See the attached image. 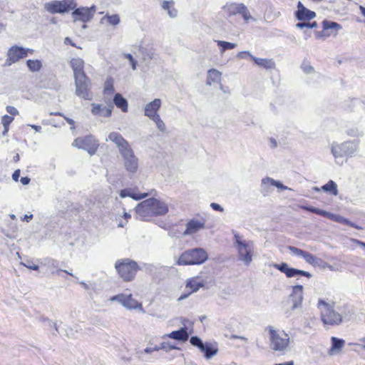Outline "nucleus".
<instances>
[{
    "label": "nucleus",
    "mask_w": 365,
    "mask_h": 365,
    "mask_svg": "<svg viewBox=\"0 0 365 365\" xmlns=\"http://www.w3.org/2000/svg\"><path fill=\"white\" fill-rule=\"evenodd\" d=\"M70 63L73 71L74 78L86 76L83 71L84 62L81 58H72Z\"/></svg>",
    "instance_id": "nucleus-27"
},
{
    "label": "nucleus",
    "mask_w": 365,
    "mask_h": 365,
    "mask_svg": "<svg viewBox=\"0 0 365 365\" xmlns=\"http://www.w3.org/2000/svg\"><path fill=\"white\" fill-rule=\"evenodd\" d=\"M113 103L118 108H120L123 112H128V101L120 93H117L114 95Z\"/></svg>",
    "instance_id": "nucleus-31"
},
{
    "label": "nucleus",
    "mask_w": 365,
    "mask_h": 365,
    "mask_svg": "<svg viewBox=\"0 0 365 365\" xmlns=\"http://www.w3.org/2000/svg\"><path fill=\"white\" fill-rule=\"evenodd\" d=\"M274 267L280 271L282 273H284L288 278L296 277L298 276H303L307 278L312 277V274L309 272L290 267L286 262L274 264Z\"/></svg>",
    "instance_id": "nucleus-16"
},
{
    "label": "nucleus",
    "mask_w": 365,
    "mask_h": 365,
    "mask_svg": "<svg viewBox=\"0 0 365 365\" xmlns=\"http://www.w3.org/2000/svg\"><path fill=\"white\" fill-rule=\"evenodd\" d=\"M317 26V24L316 21H313L312 23L309 22H299L296 24V27L300 29L308 28L313 29Z\"/></svg>",
    "instance_id": "nucleus-46"
},
{
    "label": "nucleus",
    "mask_w": 365,
    "mask_h": 365,
    "mask_svg": "<svg viewBox=\"0 0 365 365\" xmlns=\"http://www.w3.org/2000/svg\"><path fill=\"white\" fill-rule=\"evenodd\" d=\"M160 348H161V349L165 351L166 352H168L171 350L179 349L175 344L169 341H163L162 343H160Z\"/></svg>",
    "instance_id": "nucleus-44"
},
{
    "label": "nucleus",
    "mask_w": 365,
    "mask_h": 365,
    "mask_svg": "<svg viewBox=\"0 0 365 365\" xmlns=\"http://www.w3.org/2000/svg\"><path fill=\"white\" fill-rule=\"evenodd\" d=\"M244 4H227L223 7L225 10H227L228 13V16H231L233 15H236L237 14H240L242 11L241 6H243Z\"/></svg>",
    "instance_id": "nucleus-35"
},
{
    "label": "nucleus",
    "mask_w": 365,
    "mask_h": 365,
    "mask_svg": "<svg viewBox=\"0 0 365 365\" xmlns=\"http://www.w3.org/2000/svg\"><path fill=\"white\" fill-rule=\"evenodd\" d=\"M161 100L160 98H155L151 102L148 103L145 106L144 115L149 118L150 120L155 116H159L158 111L161 106Z\"/></svg>",
    "instance_id": "nucleus-22"
},
{
    "label": "nucleus",
    "mask_w": 365,
    "mask_h": 365,
    "mask_svg": "<svg viewBox=\"0 0 365 365\" xmlns=\"http://www.w3.org/2000/svg\"><path fill=\"white\" fill-rule=\"evenodd\" d=\"M190 343L192 346L197 347L200 351L204 354V356L207 359H210L216 355L218 352L217 347L215 346L210 342L204 343L202 340L197 336H191L190 339Z\"/></svg>",
    "instance_id": "nucleus-12"
},
{
    "label": "nucleus",
    "mask_w": 365,
    "mask_h": 365,
    "mask_svg": "<svg viewBox=\"0 0 365 365\" xmlns=\"http://www.w3.org/2000/svg\"><path fill=\"white\" fill-rule=\"evenodd\" d=\"M65 44H70L73 47H77L76 45L72 41V40L69 37H66L64 39Z\"/></svg>",
    "instance_id": "nucleus-61"
},
{
    "label": "nucleus",
    "mask_w": 365,
    "mask_h": 365,
    "mask_svg": "<svg viewBox=\"0 0 365 365\" xmlns=\"http://www.w3.org/2000/svg\"><path fill=\"white\" fill-rule=\"evenodd\" d=\"M114 93L113 79L111 77L107 78L105 82L103 93L110 95Z\"/></svg>",
    "instance_id": "nucleus-43"
},
{
    "label": "nucleus",
    "mask_w": 365,
    "mask_h": 365,
    "mask_svg": "<svg viewBox=\"0 0 365 365\" xmlns=\"http://www.w3.org/2000/svg\"><path fill=\"white\" fill-rule=\"evenodd\" d=\"M151 120H153V121H154L155 123L157 128L160 131H163V132L165 131V125L164 122L161 120L160 115L159 116H155Z\"/></svg>",
    "instance_id": "nucleus-48"
},
{
    "label": "nucleus",
    "mask_w": 365,
    "mask_h": 365,
    "mask_svg": "<svg viewBox=\"0 0 365 365\" xmlns=\"http://www.w3.org/2000/svg\"><path fill=\"white\" fill-rule=\"evenodd\" d=\"M38 321L43 323H47L48 326H51L52 321H51L48 318L44 317V316H40L38 317Z\"/></svg>",
    "instance_id": "nucleus-56"
},
{
    "label": "nucleus",
    "mask_w": 365,
    "mask_h": 365,
    "mask_svg": "<svg viewBox=\"0 0 365 365\" xmlns=\"http://www.w3.org/2000/svg\"><path fill=\"white\" fill-rule=\"evenodd\" d=\"M251 56H253V55L250 51H240L237 54V58H246L247 57H250L251 58Z\"/></svg>",
    "instance_id": "nucleus-53"
},
{
    "label": "nucleus",
    "mask_w": 365,
    "mask_h": 365,
    "mask_svg": "<svg viewBox=\"0 0 365 365\" xmlns=\"http://www.w3.org/2000/svg\"><path fill=\"white\" fill-rule=\"evenodd\" d=\"M170 338L178 341L185 342L189 338L187 328L186 327H181L178 330L173 331L169 334H164L163 339Z\"/></svg>",
    "instance_id": "nucleus-23"
},
{
    "label": "nucleus",
    "mask_w": 365,
    "mask_h": 365,
    "mask_svg": "<svg viewBox=\"0 0 365 365\" xmlns=\"http://www.w3.org/2000/svg\"><path fill=\"white\" fill-rule=\"evenodd\" d=\"M210 207L215 211H218V212H223L224 211L223 207L220 205H219L217 203H215V202H212L210 204Z\"/></svg>",
    "instance_id": "nucleus-55"
},
{
    "label": "nucleus",
    "mask_w": 365,
    "mask_h": 365,
    "mask_svg": "<svg viewBox=\"0 0 365 365\" xmlns=\"http://www.w3.org/2000/svg\"><path fill=\"white\" fill-rule=\"evenodd\" d=\"M108 140L114 143L118 148L125 170L130 173H135L138 168V158L135 155L128 140L118 132L110 133L106 138V141Z\"/></svg>",
    "instance_id": "nucleus-1"
},
{
    "label": "nucleus",
    "mask_w": 365,
    "mask_h": 365,
    "mask_svg": "<svg viewBox=\"0 0 365 365\" xmlns=\"http://www.w3.org/2000/svg\"><path fill=\"white\" fill-rule=\"evenodd\" d=\"M21 264L31 270H38L39 269L38 265L34 264L31 261H27V262H21Z\"/></svg>",
    "instance_id": "nucleus-52"
},
{
    "label": "nucleus",
    "mask_w": 365,
    "mask_h": 365,
    "mask_svg": "<svg viewBox=\"0 0 365 365\" xmlns=\"http://www.w3.org/2000/svg\"><path fill=\"white\" fill-rule=\"evenodd\" d=\"M251 59L258 66L267 70L274 69L275 68V63L272 59L257 58L255 56H251Z\"/></svg>",
    "instance_id": "nucleus-30"
},
{
    "label": "nucleus",
    "mask_w": 365,
    "mask_h": 365,
    "mask_svg": "<svg viewBox=\"0 0 365 365\" xmlns=\"http://www.w3.org/2000/svg\"><path fill=\"white\" fill-rule=\"evenodd\" d=\"M217 46L220 47V52L222 53L227 50H231L235 48L237 46L236 43L221 41V40H217L215 41Z\"/></svg>",
    "instance_id": "nucleus-41"
},
{
    "label": "nucleus",
    "mask_w": 365,
    "mask_h": 365,
    "mask_svg": "<svg viewBox=\"0 0 365 365\" xmlns=\"http://www.w3.org/2000/svg\"><path fill=\"white\" fill-rule=\"evenodd\" d=\"M234 245L237 250L238 259L247 266L252 261L254 242L252 240H243L242 237L235 230H232Z\"/></svg>",
    "instance_id": "nucleus-2"
},
{
    "label": "nucleus",
    "mask_w": 365,
    "mask_h": 365,
    "mask_svg": "<svg viewBox=\"0 0 365 365\" xmlns=\"http://www.w3.org/2000/svg\"><path fill=\"white\" fill-rule=\"evenodd\" d=\"M139 51L143 55L145 61H150L154 58L155 53L152 48L140 46Z\"/></svg>",
    "instance_id": "nucleus-38"
},
{
    "label": "nucleus",
    "mask_w": 365,
    "mask_h": 365,
    "mask_svg": "<svg viewBox=\"0 0 365 365\" xmlns=\"http://www.w3.org/2000/svg\"><path fill=\"white\" fill-rule=\"evenodd\" d=\"M33 218V215H25L23 217V220H26V222H29Z\"/></svg>",
    "instance_id": "nucleus-63"
},
{
    "label": "nucleus",
    "mask_w": 365,
    "mask_h": 365,
    "mask_svg": "<svg viewBox=\"0 0 365 365\" xmlns=\"http://www.w3.org/2000/svg\"><path fill=\"white\" fill-rule=\"evenodd\" d=\"M295 17L300 21H309L316 16V13L306 8L301 1L297 4V10L294 13Z\"/></svg>",
    "instance_id": "nucleus-19"
},
{
    "label": "nucleus",
    "mask_w": 365,
    "mask_h": 365,
    "mask_svg": "<svg viewBox=\"0 0 365 365\" xmlns=\"http://www.w3.org/2000/svg\"><path fill=\"white\" fill-rule=\"evenodd\" d=\"M317 308L320 309L322 321L324 324L331 326L339 325L342 317L336 312L329 303L324 299H319L317 303Z\"/></svg>",
    "instance_id": "nucleus-5"
},
{
    "label": "nucleus",
    "mask_w": 365,
    "mask_h": 365,
    "mask_svg": "<svg viewBox=\"0 0 365 365\" xmlns=\"http://www.w3.org/2000/svg\"><path fill=\"white\" fill-rule=\"evenodd\" d=\"M104 20H106L107 22L111 26H117L120 21L118 14L105 15L100 21L101 24H103Z\"/></svg>",
    "instance_id": "nucleus-39"
},
{
    "label": "nucleus",
    "mask_w": 365,
    "mask_h": 365,
    "mask_svg": "<svg viewBox=\"0 0 365 365\" xmlns=\"http://www.w3.org/2000/svg\"><path fill=\"white\" fill-rule=\"evenodd\" d=\"M275 365H294V362L292 361H289L284 363L276 364Z\"/></svg>",
    "instance_id": "nucleus-64"
},
{
    "label": "nucleus",
    "mask_w": 365,
    "mask_h": 365,
    "mask_svg": "<svg viewBox=\"0 0 365 365\" xmlns=\"http://www.w3.org/2000/svg\"><path fill=\"white\" fill-rule=\"evenodd\" d=\"M302 208L304 209V210L309 211L312 213H314V214L327 217L328 219H329L334 222L346 225L351 227L356 228L357 230H363L362 227L355 224L354 222L350 221L349 219H347L340 215L333 214L331 212L321 210L319 208H317V207H315L313 206H302Z\"/></svg>",
    "instance_id": "nucleus-8"
},
{
    "label": "nucleus",
    "mask_w": 365,
    "mask_h": 365,
    "mask_svg": "<svg viewBox=\"0 0 365 365\" xmlns=\"http://www.w3.org/2000/svg\"><path fill=\"white\" fill-rule=\"evenodd\" d=\"M289 299L292 302V310L300 307L303 301V286L295 285L292 287V292L289 295Z\"/></svg>",
    "instance_id": "nucleus-18"
},
{
    "label": "nucleus",
    "mask_w": 365,
    "mask_h": 365,
    "mask_svg": "<svg viewBox=\"0 0 365 365\" xmlns=\"http://www.w3.org/2000/svg\"><path fill=\"white\" fill-rule=\"evenodd\" d=\"M331 346L329 350L330 356L338 354L340 352L345 344V341L342 339L332 336L331 338Z\"/></svg>",
    "instance_id": "nucleus-28"
},
{
    "label": "nucleus",
    "mask_w": 365,
    "mask_h": 365,
    "mask_svg": "<svg viewBox=\"0 0 365 365\" xmlns=\"http://www.w3.org/2000/svg\"><path fill=\"white\" fill-rule=\"evenodd\" d=\"M301 68L305 73H312L314 72V68L309 63L303 62Z\"/></svg>",
    "instance_id": "nucleus-51"
},
{
    "label": "nucleus",
    "mask_w": 365,
    "mask_h": 365,
    "mask_svg": "<svg viewBox=\"0 0 365 365\" xmlns=\"http://www.w3.org/2000/svg\"><path fill=\"white\" fill-rule=\"evenodd\" d=\"M321 190L324 192L331 194L332 195L336 196L338 195V188L336 183L330 180L327 183L322 186Z\"/></svg>",
    "instance_id": "nucleus-33"
},
{
    "label": "nucleus",
    "mask_w": 365,
    "mask_h": 365,
    "mask_svg": "<svg viewBox=\"0 0 365 365\" xmlns=\"http://www.w3.org/2000/svg\"><path fill=\"white\" fill-rule=\"evenodd\" d=\"M28 52L29 48L18 46H11L8 51L5 64L11 66L12 63L18 62L20 59L26 57Z\"/></svg>",
    "instance_id": "nucleus-15"
},
{
    "label": "nucleus",
    "mask_w": 365,
    "mask_h": 365,
    "mask_svg": "<svg viewBox=\"0 0 365 365\" xmlns=\"http://www.w3.org/2000/svg\"><path fill=\"white\" fill-rule=\"evenodd\" d=\"M222 73L215 68H211L207 72V78L206 83L211 86L214 82L220 81Z\"/></svg>",
    "instance_id": "nucleus-34"
},
{
    "label": "nucleus",
    "mask_w": 365,
    "mask_h": 365,
    "mask_svg": "<svg viewBox=\"0 0 365 365\" xmlns=\"http://www.w3.org/2000/svg\"><path fill=\"white\" fill-rule=\"evenodd\" d=\"M63 118H64V119L66 120V121L69 125H71L72 126L71 128V129H74V128H75V127H74L75 121H74L73 119H71V118H68V117H66V116H65V115L63 116Z\"/></svg>",
    "instance_id": "nucleus-59"
},
{
    "label": "nucleus",
    "mask_w": 365,
    "mask_h": 365,
    "mask_svg": "<svg viewBox=\"0 0 365 365\" xmlns=\"http://www.w3.org/2000/svg\"><path fill=\"white\" fill-rule=\"evenodd\" d=\"M288 249L294 255L299 256L301 257H303V256L304 255V254L306 252V251L302 250L297 248L296 247H294V246H289Z\"/></svg>",
    "instance_id": "nucleus-49"
},
{
    "label": "nucleus",
    "mask_w": 365,
    "mask_h": 365,
    "mask_svg": "<svg viewBox=\"0 0 365 365\" xmlns=\"http://www.w3.org/2000/svg\"><path fill=\"white\" fill-rule=\"evenodd\" d=\"M44 264L46 266H47V267L50 269L51 274H59L61 272H65L66 274L73 277V274L69 272L68 271L59 269V262L56 259L47 258L45 259Z\"/></svg>",
    "instance_id": "nucleus-26"
},
{
    "label": "nucleus",
    "mask_w": 365,
    "mask_h": 365,
    "mask_svg": "<svg viewBox=\"0 0 365 365\" xmlns=\"http://www.w3.org/2000/svg\"><path fill=\"white\" fill-rule=\"evenodd\" d=\"M91 113L95 116H103L109 118L111 116L113 106L110 103L108 107L104 106L101 104L92 103L91 104Z\"/></svg>",
    "instance_id": "nucleus-21"
},
{
    "label": "nucleus",
    "mask_w": 365,
    "mask_h": 365,
    "mask_svg": "<svg viewBox=\"0 0 365 365\" xmlns=\"http://www.w3.org/2000/svg\"><path fill=\"white\" fill-rule=\"evenodd\" d=\"M72 145L79 149L86 150L90 155H94L99 146L98 141L91 135L83 138H76L73 142Z\"/></svg>",
    "instance_id": "nucleus-11"
},
{
    "label": "nucleus",
    "mask_w": 365,
    "mask_h": 365,
    "mask_svg": "<svg viewBox=\"0 0 365 365\" xmlns=\"http://www.w3.org/2000/svg\"><path fill=\"white\" fill-rule=\"evenodd\" d=\"M241 9H242V11L240 12V14L242 15L243 19L245 21V22H248L249 20L250 19H253L254 21H255V19L252 18V16H251L248 9L247 8V6L244 4L243 6H241Z\"/></svg>",
    "instance_id": "nucleus-45"
},
{
    "label": "nucleus",
    "mask_w": 365,
    "mask_h": 365,
    "mask_svg": "<svg viewBox=\"0 0 365 365\" xmlns=\"http://www.w3.org/2000/svg\"><path fill=\"white\" fill-rule=\"evenodd\" d=\"M6 110L11 115H16L19 114L18 110L14 106H6Z\"/></svg>",
    "instance_id": "nucleus-54"
},
{
    "label": "nucleus",
    "mask_w": 365,
    "mask_h": 365,
    "mask_svg": "<svg viewBox=\"0 0 365 365\" xmlns=\"http://www.w3.org/2000/svg\"><path fill=\"white\" fill-rule=\"evenodd\" d=\"M262 183L263 185L269 183L271 185L274 186V187H276L278 189L282 190H291L287 186L284 185L280 181L275 180H274V179H272V178H271L269 177L264 178L262 180Z\"/></svg>",
    "instance_id": "nucleus-37"
},
{
    "label": "nucleus",
    "mask_w": 365,
    "mask_h": 365,
    "mask_svg": "<svg viewBox=\"0 0 365 365\" xmlns=\"http://www.w3.org/2000/svg\"><path fill=\"white\" fill-rule=\"evenodd\" d=\"M358 140H347L341 143L333 142L331 145V153L336 159L338 158H351L359 150Z\"/></svg>",
    "instance_id": "nucleus-4"
},
{
    "label": "nucleus",
    "mask_w": 365,
    "mask_h": 365,
    "mask_svg": "<svg viewBox=\"0 0 365 365\" xmlns=\"http://www.w3.org/2000/svg\"><path fill=\"white\" fill-rule=\"evenodd\" d=\"M26 66H27L29 70L31 72H34V73L39 72L43 67L41 61L38 60V59H36V60L29 59L26 61Z\"/></svg>",
    "instance_id": "nucleus-36"
},
{
    "label": "nucleus",
    "mask_w": 365,
    "mask_h": 365,
    "mask_svg": "<svg viewBox=\"0 0 365 365\" xmlns=\"http://www.w3.org/2000/svg\"><path fill=\"white\" fill-rule=\"evenodd\" d=\"M115 267L120 277L126 282L132 281L140 267L138 263L130 259H123L118 260L115 262Z\"/></svg>",
    "instance_id": "nucleus-6"
},
{
    "label": "nucleus",
    "mask_w": 365,
    "mask_h": 365,
    "mask_svg": "<svg viewBox=\"0 0 365 365\" xmlns=\"http://www.w3.org/2000/svg\"><path fill=\"white\" fill-rule=\"evenodd\" d=\"M205 223L199 220L192 219L187 222L186 224V229L183 232V235H190L196 233L200 230L204 228Z\"/></svg>",
    "instance_id": "nucleus-24"
},
{
    "label": "nucleus",
    "mask_w": 365,
    "mask_h": 365,
    "mask_svg": "<svg viewBox=\"0 0 365 365\" xmlns=\"http://www.w3.org/2000/svg\"><path fill=\"white\" fill-rule=\"evenodd\" d=\"M204 285L202 282H199L195 278L189 279L186 283V288L190 289V292L188 294H182L179 297V300L186 299L191 293L196 292L201 287H203Z\"/></svg>",
    "instance_id": "nucleus-25"
},
{
    "label": "nucleus",
    "mask_w": 365,
    "mask_h": 365,
    "mask_svg": "<svg viewBox=\"0 0 365 365\" xmlns=\"http://www.w3.org/2000/svg\"><path fill=\"white\" fill-rule=\"evenodd\" d=\"M270 346L277 351H284L289 344V336L284 331H278L271 326L268 327Z\"/></svg>",
    "instance_id": "nucleus-7"
},
{
    "label": "nucleus",
    "mask_w": 365,
    "mask_h": 365,
    "mask_svg": "<svg viewBox=\"0 0 365 365\" xmlns=\"http://www.w3.org/2000/svg\"><path fill=\"white\" fill-rule=\"evenodd\" d=\"M208 258L207 252L201 247L185 250L178 258L176 264L192 265L203 264Z\"/></svg>",
    "instance_id": "nucleus-3"
},
{
    "label": "nucleus",
    "mask_w": 365,
    "mask_h": 365,
    "mask_svg": "<svg viewBox=\"0 0 365 365\" xmlns=\"http://www.w3.org/2000/svg\"><path fill=\"white\" fill-rule=\"evenodd\" d=\"M270 143H271V147L272 148H275L277 147V140L274 138H270Z\"/></svg>",
    "instance_id": "nucleus-62"
},
{
    "label": "nucleus",
    "mask_w": 365,
    "mask_h": 365,
    "mask_svg": "<svg viewBox=\"0 0 365 365\" xmlns=\"http://www.w3.org/2000/svg\"><path fill=\"white\" fill-rule=\"evenodd\" d=\"M76 6L74 0L52 1L46 3L45 9L50 14H65Z\"/></svg>",
    "instance_id": "nucleus-10"
},
{
    "label": "nucleus",
    "mask_w": 365,
    "mask_h": 365,
    "mask_svg": "<svg viewBox=\"0 0 365 365\" xmlns=\"http://www.w3.org/2000/svg\"><path fill=\"white\" fill-rule=\"evenodd\" d=\"M20 181L24 185H26L30 182L31 179L29 177L26 176V177H22L21 178Z\"/></svg>",
    "instance_id": "nucleus-60"
},
{
    "label": "nucleus",
    "mask_w": 365,
    "mask_h": 365,
    "mask_svg": "<svg viewBox=\"0 0 365 365\" xmlns=\"http://www.w3.org/2000/svg\"><path fill=\"white\" fill-rule=\"evenodd\" d=\"M152 216L164 215L168 212V207L164 202L155 197L148 198Z\"/></svg>",
    "instance_id": "nucleus-17"
},
{
    "label": "nucleus",
    "mask_w": 365,
    "mask_h": 365,
    "mask_svg": "<svg viewBox=\"0 0 365 365\" xmlns=\"http://www.w3.org/2000/svg\"><path fill=\"white\" fill-rule=\"evenodd\" d=\"M148 192L135 193L130 188H125L120 191V197L122 198L130 197L135 200H140L148 196Z\"/></svg>",
    "instance_id": "nucleus-29"
},
{
    "label": "nucleus",
    "mask_w": 365,
    "mask_h": 365,
    "mask_svg": "<svg viewBox=\"0 0 365 365\" xmlns=\"http://www.w3.org/2000/svg\"><path fill=\"white\" fill-rule=\"evenodd\" d=\"M322 26H323V29L324 31H327L329 29H334L337 31L342 29V26L341 24L336 23V22L328 21V20L323 21Z\"/></svg>",
    "instance_id": "nucleus-42"
},
{
    "label": "nucleus",
    "mask_w": 365,
    "mask_h": 365,
    "mask_svg": "<svg viewBox=\"0 0 365 365\" xmlns=\"http://www.w3.org/2000/svg\"><path fill=\"white\" fill-rule=\"evenodd\" d=\"M110 300L112 302H118L122 306L129 310L143 309L142 304L133 299L131 294H118L111 297Z\"/></svg>",
    "instance_id": "nucleus-13"
},
{
    "label": "nucleus",
    "mask_w": 365,
    "mask_h": 365,
    "mask_svg": "<svg viewBox=\"0 0 365 365\" xmlns=\"http://www.w3.org/2000/svg\"><path fill=\"white\" fill-rule=\"evenodd\" d=\"M14 120V117L9 116L8 115H4L2 117L1 123L4 126V129L9 130V125Z\"/></svg>",
    "instance_id": "nucleus-47"
},
{
    "label": "nucleus",
    "mask_w": 365,
    "mask_h": 365,
    "mask_svg": "<svg viewBox=\"0 0 365 365\" xmlns=\"http://www.w3.org/2000/svg\"><path fill=\"white\" fill-rule=\"evenodd\" d=\"M161 6L163 9L167 11L170 18H175L178 16V10L174 7L173 1H163Z\"/></svg>",
    "instance_id": "nucleus-32"
},
{
    "label": "nucleus",
    "mask_w": 365,
    "mask_h": 365,
    "mask_svg": "<svg viewBox=\"0 0 365 365\" xmlns=\"http://www.w3.org/2000/svg\"><path fill=\"white\" fill-rule=\"evenodd\" d=\"M325 31L323 29L322 31H315V36L317 38H320L324 36H330L329 34H325Z\"/></svg>",
    "instance_id": "nucleus-57"
},
{
    "label": "nucleus",
    "mask_w": 365,
    "mask_h": 365,
    "mask_svg": "<svg viewBox=\"0 0 365 365\" xmlns=\"http://www.w3.org/2000/svg\"><path fill=\"white\" fill-rule=\"evenodd\" d=\"M150 202L148 199H146L135 207L136 215L140 220L146 221L149 217H152L150 205H149Z\"/></svg>",
    "instance_id": "nucleus-20"
},
{
    "label": "nucleus",
    "mask_w": 365,
    "mask_h": 365,
    "mask_svg": "<svg viewBox=\"0 0 365 365\" xmlns=\"http://www.w3.org/2000/svg\"><path fill=\"white\" fill-rule=\"evenodd\" d=\"M20 177V170H16L14 173L12 174V179L17 182L19 180V178Z\"/></svg>",
    "instance_id": "nucleus-58"
},
{
    "label": "nucleus",
    "mask_w": 365,
    "mask_h": 365,
    "mask_svg": "<svg viewBox=\"0 0 365 365\" xmlns=\"http://www.w3.org/2000/svg\"><path fill=\"white\" fill-rule=\"evenodd\" d=\"M73 10L72 17L73 18L74 21H80L83 23H87L94 16L96 11V6L95 5H92L91 7H75Z\"/></svg>",
    "instance_id": "nucleus-14"
},
{
    "label": "nucleus",
    "mask_w": 365,
    "mask_h": 365,
    "mask_svg": "<svg viewBox=\"0 0 365 365\" xmlns=\"http://www.w3.org/2000/svg\"><path fill=\"white\" fill-rule=\"evenodd\" d=\"M302 258L306 261V262L313 266L319 265V263L322 262L321 259L307 251Z\"/></svg>",
    "instance_id": "nucleus-40"
},
{
    "label": "nucleus",
    "mask_w": 365,
    "mask_h": 365,
    "mask_svg": "<svg viewBox=\"0 0 365 365\" xmlns=\"http://www.w3.org/2000/svg\"><path fill=\"white\" fill-rule=\"evenodd\" d=\"M75 78L76 95L84 100L91 101L93 95L91 91V82L87 76H78Z\"/></svg>",
    "instance_id": "nucleus-9"
},
{
    "label": "nucleus",
    "mask_w": 365,
    "mask_h": 365,
    "mask_svg": "<svg viewBox=\"0 0 365 365\" xmlns=\"http://www.w3.org/2000/svg\"><path fill=\"white\" fill-rule=\"evenodd\" d=\"M123 56H124L125 58L129 60L133 70L135 71L136 69V67H137V61L135 60V58H133L132 54H130V53H124Z\"/></svg>",
    "instance_id": "nucleus-50"
}]
</instances>
